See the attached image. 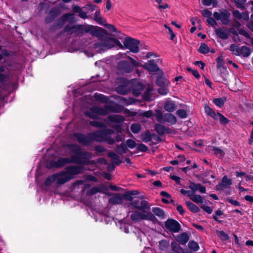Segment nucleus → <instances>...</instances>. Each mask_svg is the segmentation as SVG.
<instances>
[{
	"instance_id": "f257e3e1",
	"label": "nucleus",
	"mask_w": 253,
	"mask_h": 253,
	"mask_svg": "<svg viewBox=\"0 0 253 253\" xmlns=\"http://www.w3.org/2000/svg\"><path fill=\"white\" fill-rule=\"evenodd\" d=\"M121 112L120 106L118 104H106L104 108L98 106L91 107L90 111H86L85 115L92 119H97V115L105 116L109 113H118Z\"/></svg>"
},
{
	"instance_id": "f03ea898",
	"label": "nucleus",
	"mask_w": 253,
	"mask_h": 253,
	"mask_svg": "<svg viewBox=\"0 0 253 253\" xmlns=\"http://www.w3.org/2000/svg\"><path fill=\"white\" fill-rule=\"evenodd\" d=\"M114 133V131L106 127L101 130H96L93 132L92 135L94 136V141L99 142H106L110 145L115 143V140L111 137V135Z\"/></svg>"
},
{
	"instance_id": "7ed1b4c3",
	"label": "nucleus",
	"mask_w": 253,
	"mask_h": 253,
	"mask_svg": "<svg viewBox=\"0 0 253 253\" xmlns=\"http://www.w3.org/2000/svg\"><path fill=\"white\" fill-rule=\"evenodd\" d=\"M77 26L76 34L79 36L83 35L84 33H89L92 36L100 37L106 33L105 29L97 26L89 25L84 26L82 24H77Z\"/></svg>"
},
{
	"instance_id": "20e7f679",
	"label": "nucleus",
	"mask_w": 253,
	"mask_h": 253,
	"mask_svg": "<svg viewBox=\"0 0 253 253\" xmlns=\"http://www.w3.org/2000/svg\"><path fill=\"white\" fill-rule=\"evenodd\" d=\"M128 59L130 63L126 60H121L118 63V69L123 73H130L133 70L134 67L140 66L139 63L131 57L128 56Z\"/></svg>"
},
{
	"instance_id": "39448f33",
	"label": "nucleus",
	"mask_w": 253,
	"mask_h": 253,
	"mask_svg": "<svg viewBox=\"0 0 253 253\" xmlns=\"http://www.w3.org/2000/svg\"><path fill=\"white\" fill-rule=\"evenodd\" d=\"M213 77L215 82L226 85L231 82L232 79H236V76L235 75L232 74L230 76L226 68H223L222 70L217 71V74L214 75Z\"/></svg>"
},
{
	"instance_id": "423d86ee",
	"label": "nucleus",
	"mask_w": 253,
	"mask_h": 253,
	"mask_svg": "<svg viewBox=\"0 0 253 253\" xmlns=\"http://www.w3.org/2000/svg\"><path fill=\"white\" fill-rule=\"evenodd\" d=\"M92 158L91 153L81 150L78 156H71L74 164L82 165H88L93 163V161H89Z\"/></svg>"
},
{
	"instance_id": "0eeeda50",
	"label": "nucleus",
	"mask_w": 253,
	"mask_h": 253,
	"mask_svg": "<svg viewBox=\"0 0 253 253\" xmlns=\"http://www.w3.org/2000/svg\"><path fill=\"white\" fill-rule=\"evenodd\" d=\"M110 35V34L106 30V33L103 34V35L100 37H97L100 42H96L94 43L95 47L100 49H103L105 47L107 49H110L114 47V38L108 37L107 36Z\"/></svg>"
},
{
	"instance_id": "6e6552de",
	"label": "nucleus",
	"mask_w": 253,
	"mask_h": 253,
	"mask_svg": "<svg viewBox=\"0 0 253 253\" xmlns=\"http://www.w3.org/2000/svg\"><path fill=\"white\" fill-rule=\"evenodd\" d=\"M139 43L140 42L139 40L130 37L126 38L124 42L125 48L129 49L130 52L134 53L139 52V47L138 45ZM128 53H129V51H127L126 54Z\"/></svg>"
},
{
	"instance_id": "1a4fd4ad",
	"label": "nucleus",
	"mask_w": 253,
	"mask_h": 253,
	"mask_svg": "<svg viewBox=\"0 0 253 253\" xmlns=\"http://www.w3.org/2000/svg\"><path fill=\"white\" fill-rule=\"evenodd\" d=\"M84 170V166H70L65 168L63 173L67 175L70 179L71 180L74 178L76 175L83 173Z\"/></svg>"
},
{
	"instance_id": "9d476101",
	"label": "nucleus",
	"mask_w": 253,
	"mask_h": 253,
	"mask_svg": "<svg viewBox=\"0 0 253 253\" xmlns=\"http://www.w3.org/2000/svg\"><path fill=\"white\" fill-rule=\"evenodd\" d=\"M93 132H88L86 134L82 133H75L74 137L78 142L84 146H88L94 141V136L92 135Z\"/></svg>"
},
{
	"instance_id": "9b49d317",
	"label": "nucleus",
	"mask_w": 253,
	"mask_h": 253,
	"mask_svg": "<svg viewBox=\"0 0 253 253\" xmlns=\"http://www.w3.org/2000/svg\"><path fill=\"white\" fill-rule=\"evenodd\" d=\"M213 16L216 20H220L222 25H228L230 23L231 14L227 9H222L220 10V12L215 11Z\"/></svg>"
},
{
	"instance_id": "f8f14e48",
	"label": "nucleus",
	"mask_w": 253,
	"mask_h": 253,
	"mask_svg": "<svg viewBox=\"0 0 253 253\" xmlns=\"http://www.w3.org/2000/svg\"><path fill=\"white\" fill-rule=\"evenodd\" d=\"M155 218L153 214L147 211L142 213L135 211L130 215V219L134 221H137L140 219L153 220Z\"/></svg>"
},
{
	"instance_id": "ddd939ff",
	"label": "nucleus",
	"mask_w": 253,
	"mask_h": 253,
	"mask_svg": "<svg viewBox=\"0 0 253 253\" xmlns=\"http://www.w3.org/2000/svg\"><path fill=\"white\" fill-rule=\"evenodd\" d=\"M108 119L110 121L118 123L117 124L114 125L113 128L118 132L122 133L123 130V125L121 124V123L124 122L125 120L124 117L118 115H112L108 116Z\"/></svg>"
},
{
	"instance_id": "4468645a",
	"label": "nucleus",
	"mask_w": 253,
	"mask_h": 253,
	"mask_svg": "<svg viewBox=\"0 0 253 253\" xmlns=\"http://www.w3.org/2000/svg\"><path fill=\"white\" fill-rule=\"evenodd\" d=\"M165 228L170 232L177 233L181 229V225L176 220L172 218H169L165 222Z\"/></svg>"
},
{
	"instance_id": "2eb2a0df",
	"label": "nucleus",
	"mask_w": 253,
	"mask_h": 253,
	"mask_svg": "<svg viewBox=\"0 0 253 253\" xmlns=\"http://www.w3.org/2000/svg\"><path fill=\"white\" fill-rule=\"evenodd\" d=\"M62 13V10L60 7L54 6L49 11L48 14L44 18V22L48 24L53 21L58 16Z\"/></svg>"
},
{
	"instance_id": "dca6fc26",
	"label": "nucleus",
	"mask_w": 253,
	"mask_h": 253,
	"mask_svg": "<svg viewBox=\"0 0 253 253\" xmlns=\"http://www.w3.org/2000/svg\"><path fill=\"white\" fill-rule=\"evenodd\" d=\"M142 66L150 74L159 71L160 74H164V72L162 70H160L155 60L154 59L149 60L148 62L145 63Z\"/></svg>"
},
{
	"instance_id": "f3484780",
	"label": "nucleus",
	"mask_w": 253,
	"mask_h": 253,
	"mask_svg": "<svg viewBox=\"0 0 253 253\" xmlns=\"http://www.w3.org/2000/svg\"><path fill=\"white\" fill-rule=\"evenodd\" d=\"M232 184V179L228 178L227 175H224L222 177L221 182L216 185L215 189L217 191H219L223 190L224 189L230 188Z\"/></svg>"
},
{
	"instance_id": "a211bd4d",
	"label": "nucleus",
	"mask_w": 253,
	"mask_h": 253,
	"mask_svg": "<svg viewBox=\"0 0 253 253\" xmlns=\"http://www.w3.org/2000/svg\"><path fill=\"white\" fill-rule=\"evenodd\" d=\"M70 163H73L71 156L70 158H60L53 163V166L56 168H60L65 166L66 164Z\"/></svg>"
},
{
	"instance_id": "6ab92c4d",
	"label": "nucleus",
	"mask_w": 253,
	"mask_h": 253,
	"mask_svg": "<svg viewBox=\"0 0 253 253\" xmlns=\"http://www.w3.org/2000/svg\"><path fill=\"white\" fill-rule=\"evenodd\" d=\"M144 88L145 85L142 83L136 82L133 84L132 88V93L135 96H138Z\"/></svg>"
},
{
	"instance_id": "aec40b11",
	"label": "nucleus",
	"mask_w": 253,
	"mask_h": 253,
	"mask_svg": "<svg viewBox=\"0 0 253 253\" xmlns=\"http://www.w3.org/2000/svg\"><path fill=\"white\" fill-rule=\"evenodd\" d=\"M216 36L220 39L222 40H226L229 36V34L224 27H220L215 29L214 30Z\"/></svg>"
},
{
	"instance_id": "412c9836",
	"label": "nucleus",
	"mask_w": 253,
	"mask_h": 253,
	"mask_svg": "<svg viewBox=\"0 0 253 253\" xmlns=\"http://www.w3.org/2000/svg\"><path fill=\"white\" fill-rule=\"evenodd\" d=\"M177 119L173 114L169 113H165L164 121L162 123H167L169 125H174L177 123Z\"/></svg>"
},
{
	"instance_id": "4be33fe9",
	"label": "nucleus",
	"mask_w": 253,
	"mask_h": 253,
	"mask_svg": "<svg viewBox=\"0 0 253 253\" xmlns=\"http://www.w3.org/2000/svg\"><path fill=\"white\" fill-rule=\"evenodd\" d=\"M123 202V195L119 193L114 194L109 199V203L113 205L122 204Z\"/></svg>"
},
{
	"instance_id": "5701e85b",
	"label": "nucleus",
	"mask_w": 253,
	"mask_h": 253,
	"mask_svg": "<svg viewBox=\"0 0 253 253\" xmlns=\"http://www.w3.org/2000/svg\"><path fill=\"white\" fill-rule=\"evenodd\" d=\"M65 23L60 17L56 20L52 25L49 27V30L52 32H54L56 30L62 28L64 25Z\"/></svg>"
},
{
	"instance_id": "b1692460",
	"label": "nucleus",
	"mask_w": 253,
	"mask_h": 253,
	"mask_svg": "<svg viewBox=\"0 0 253 253\" xmlns=\"http://www.w3.org/2000/svg\"><path fill=\"white\" fill-rule=\"evenodd\" d=\"M164 107L166 111L171 113L176 110V105L174 101L167 100L165 102Z\"/></svg>"
},
{
	"instance_id": "393cba45",
	"label": "nucleus",
	"mask_w": 253,
	"mask_h": 253,
	"mask_svg": "<svg viewBox=\"0 0 253 253\" xmlns=\"http://www.w3.org/2000/svg\"><path fill=\"white\" fill-rule=\"evenodd\" d=\"M55 174H58L56 179L58 185H63L70 180L67 175L63 173V171Z\"/></svg>"
},
{
	"instance_id": "a878e982",
	"label": "nucleus",
	"mask_w": 253,
	"mask_h": 253,
	"mask_svg": "<svg viewBox=\"0 0 253 253\" xmlns=\"http://www.w3.org/2000/svg\"><path fill=\"white\" fill-rule=\"evenodd\" d=\"M158 76L156 81V84L160 87H164V86H168L169 84V81L164 77L163 75Z\"/></svg>"
},
{
	"instance_id": "bb28decb",
	"label": "nucleus",
	"mask_w": 253,
	"mask_h": 253,
	"mask_svg": "<svg viewBox=\"0 0 253 253\" xmlns=\"http://www.w3.org/2000/svg\"><path fill=\"white\" fill-rule=\"evenodd\" d=\"M128 151V148L125 142H122L119 145H117L115 148V151L120 155H123L126 153Z\"/></svg>"
},
{
	"instance_id": "cd10ccee",
	"label": "nucleus",
	"mask_w": 253,
	"mask_h": 253,
	"mask_svg": "<svg viewBox=\"0 0 253 253\" xmlns=\"http://www.w3.org/2000/svg\"><path fill=\"white\" fill-rule=\"evenodd\" d=\"M189 239V236L186 232H183L177 237L176 241L182 245L186 244Z\"/></svg>"
},
{
	"instance_id": "c85d7f7f",
	"label": "nucleus",
	"mask_w": 253,
	"mask_h": 253,
	"mask_svg": "<svg viewBox=\"0 0 253 253\" xmlns=\"http://www.w3.org/2000/svg\"><path fill=\"white\" fill-rule=\"evenodd\" d=\"M108 157L111 158L113 161V163L117 165H120L122 163V161L120 159L119 156L114 152H109L107 154Z\"/></svg>"
},
{
	"instance_id": "c756f323",
	"label": "nucleus",
	"mask_w": 253,
	"mask_h": 253,
	"mask_svg": "<svg viewBox=\"0 0 253 253\" xmlns=\"http://www.w3.org/2000/svg\"><path fill=\"white\" fill-rule=\"evenodd\" d=\"M77 24L74 25L73 26H70L69 24L66 25L63 30L62 31V33H69L70 34L77 33Z\"/></svg>"
},
{
	"instance_id": "7c9ffc66",
	"label": "nucleus",
	"mask_w": 253,
	"mask_h": 253,
	"mask_svg": "<svg viewBox=\"0 0 253 253\" xmlns=\"http://www.w3.org/2000/svg\"><path fill=\"white\" fill-rule=\"evenodd\" d=\"M69 147L70 148V152L74 155L73 156H78L82 150L81 147L77 144H69Z\"/></svg>"
},
{
	"instance_id": "2f4dec72",
	"label": "nucleus",
	"mask_w": 253,
	"mask_h": 253,
	"mask_svg": "<svg viewBox=\"0 0 253 253\" xmlns=\"http://www.w3.org/2000/svg\"><path fill=\"white\" fill-rule=\"evenodd\" d=\"M61 19L64 21V23L67 22L68 21H70L71 22H75V18L74 17V14L71 13H67L63 14L60 17Z\"/></svg>"
},
{
	"instance_id": "473e14b6",
	"label": "nucleus",
	"mask_w": 253,
	"mask_h": 253,
	"mask_svg": "<svg viewBox=\"0 0 253 253\" xmlns=\"http://www.w3.org/2000/svg\"><path fill=\"white\" fill-rule=\"evenodd\" d=\"M185 204L188 209L193 213H197L200 211L199 208L191 201H186Z\"/></svg>"
},
{
	"instance_id": "72a5a7b5",
	"label": "nucleus",
	"mask_w": 253,
	"mask_h": 253,
	"mask_svg": "<svg viewBox=\"0 0 253 253\" xmlns=\"http://www.w3.org/2000/svg\"><path fill=\"white\" fill-rule=\"evenodd\" d=\"M152 133L151 132L147 130L144 133H142L141 135L142 140L144 142L148 143L150 142L152 140Z\"/></svg>"
},
{
	"instance_id": "f704fd0d",
	"label": "nucleus",
	"mask_w": 253,
	"mask_h": 253,
	"mask_svg": "<svg viewBox=\"0 0 253 253\" xmlns=\"http://www.w3.org/2000/svg\"><path fill=\"white\" fill-rule=\"evenodd\" d=\"M212 151L213 152L214 154L218 157L219 159H222L223 157L225 155L224 152L219 147L212 146Z\"/></svg>"
},
{
	"instance_id": "c9c22d12",
	"label": "nucleus",
	"mask_w": 253,
	"mask_h": 253,
	"mask_svg": "<svg viewBox=\"0 0 253 253\" xmlns=\"http://www.w3.org/2000/svg\"><path fill=\"white\" fill-rule=\"evenodd\" d=\"M152 211L155 215L161 217V218H164L165 217V213L164 211L161 208L158 207L153 208Z\"/></svg>"
},
{
	"instance_id": "e433bc0d",
	"label": "nucleus",
	"mask_w": 253,
	"mask_h": 253,
	"mask_svg": "<svg viewBox=\"0 0 253 253\" xmlns=\"http://www.w3.org/2000/svg\"><path fill=\"white\" fill-rule=\"evenodd\" d=\"M155 130L157 133L160 135H163L165 134V126L160 124H156L154 126Z\"/></svg>"
},
{
	"instance_id": "4c0bfd02",
	"label": "nucleus",
	"mask_w": 253,
	"mask_h": 253,
	"mask_svg": "<svg viewBox=\"0 0 253 253\" xmlns=\"http://www.w3.org/2000/svg\"><path fill=\"white\" fill-rule=\"evenodd\" d=\"M226 101V97L215 98L212 100L213 103L219 108L223 106L224 103Z\"/></svg>"
},
{
	"instance_id": "58836bf2",
	"label": "nucleus",
	"mask_w": 253,
	"mask_h": 253,
	"mask_svg": "<svg viewBox=\"0 0 253 253\" xmlns=\"http://www.w3.org/2000/svg\"><path fill=\"white\" fill-rule=\"evenodd\" d=\"M116 90L119 94L122 95L127 94L129 92L127 87L125 85H118V86L116 87Z\"/></svg>"
},
{
	"instance_id": "ea45409f",
	"label": "nucleus",
	"mask_w": 253,
	"mask_h": 253,
	"mask_svg": "<svg viewBox=\"0 0 253 253\" xmlns=\"http://www.w3.org/2000/svg\"><path fill=\"white\" fill-rule=\"evenodd\" d=\"M215 233L218 238L223 241H226L229 239V236L223 231L216 230Z\"/></svg>"
},
{
	"instance_id": "a19ab883",
	"label": "nucleus",
	"mask_w": 253,
	"mask_h": 253,
	"mask_svg": "<svg viewBox=\"0 0 253 253\" xmlns=\"http://www.w3.org/2000/svg\"><path fill=\"white\" fill-rule=\"evenodd\" d=\"M224 214L223 211L220 210H217L214 211V213L212 214L213 219L218 223H222V220L219 219L218 216L223 215Z\"/></svg>"
},
{
	"instance_id": "79ce46f5",
	"label": "nucleus",
	"mask_w": 253,
	"mask_h": 253,
	"mask_svg": "<svg viewBox=\"0 0 253 253\" xmlns=\"http://www.w3.org/2000/svg\"><path fill=\"white\" fill-rule=\"evenodd\" d=\"M216 68L217 71L222 70L223 68H226L224 67V61L222 56H218L216 59Z\"/></svg>"
},
{
	"instance_id": "37998d69",
	"label": "nucleus",
	"mask_w": 253,
	"mask_h": 253,
	"mask_svg": "<svg viewBox=\"0 0 253 253\" xmlns=\"http://www.w3.org/2000/svg\"><path fill=\"white\" fill-rule=\"evenodd\" d=\"M94 98L96 100L105 103L108 101V97L98 93H95L94 94Z\"/></svg>"
},
{
	"instance_id": "c03bdc74",
	"label": "nucleus",
	"mask_w": 253,
	"mask_h": 253,
	"mask_svg": "<svg viewBox=\"0 0 253 253\" xmlns=\"http://www.w3.org/2000/svg\"><path fill=\"white\" fill-rule=\"evenodd\" d=\"M198 51L201 53L205 54L209 53L210 51V49L207 44L205 43H201Z\"/></svg>"
},
{
	"instance_id": "a18cd8bd",
	"label": "nucleus",
	"mask_w": 253,
	"mask_h": 253,
	"mask_svg": "<svg viewBox=\"0 0 253 253\" xmlns=\"http://www.w3.org/2000/svg\"><path fill=\"white\" fill-rule=\"evenodd\" d=\"M58 174H53L50 176L47 177L44 182V184L45 186L50 185L52 182L55 181L57 179Z\"/></svg>"
},
{
	"instance_id": "49530a36",
	"label": "nucleus",
	"mask_w": 253,
	"mask_h": 253,
	"mask_svg": "<svg viewBox=\"0 0 253 253\" xmlns=\"http://www.w3.org/2000/svg\"><path fill=\"white\" fill-rule=\"evenodd\" d=\"M161 141H162V139L159 136L155 133H152V140L150 141L149 145L150 146H153Z\"/></svg>"
},
{
	"instance_id": "de8ad7c7",
	"label": "nucleus",
	"mask_w": 253,
	"mask_h": 253,
	"mask_svg": "<svg viewBox=\"0 0 253 253\" xmlns=\"http://www.w3.org/2000/svg\"><path fill=\"white\" fill-rule=\"evenodd\" d=\"M217 115L219 116L218 120L220 125L226 126L229 123L230 120L228 118H226L222 114L217 112Z\"/></svg>"
},
{
	"instance_id": "09e8293b",
	"label": "nucleus",
	"mask_w": 253,
	"mask_h": 253,
	"mask_svg": "<svg viewBox=\"0 0 253 253\" xmlns=\"http://www.w3.org/2000/svg\"><path fill=\"white\" fill-rule=\"evenodd\" d=\"M188 246L189 248L194 252H197L200 249L199 244L193 240H191L189 242Z\"/></svg>"
},
{
	"instance_id": "8fccbe9b",
	"label": "nucleus",
	"mask_w": 253,
	"mask_h": 253,
	"mask_svg": "<svg viewBox=\"0 0 253 253\" xmlns=\"http://www.w3.org/2000/svg\"><path fill=\"white\" fill-rule=\"evenodd\" d=\"M240 49V55H242L244 57H248L251 54L250 48L248 46H242Z\"/></svg>"
},
{
	"instance_id": "3c124183",
	"label": "nucleus",
	"mask_w": 253,
	"mask_h": 253,
	"mask_svg": "<svg viewBox=\"0 0 253 253\" xmlns=\"http://www.w3.org/2000/svg\"><path fill=\"white\" fill-rule=\"evenodd\" d=\"M230 50L232 52V53L235 55H240V48L235 44H232L230 45Z\"/></svg>"
},
{
	"instance_id": "603ef678",
	"label": "nucleus",
	"mask_w": 253,
	"mask_h": 253,
	"mask_svg": "<svg viewBox=\"0 0 253 253\" xmlns=\"http://www.w3.org/2000/svg\"><path fill=\"white\" fill-rule=\"evenodd\" d=\"M89 124L97 128H103L104 127H106L105 125L101 122H98L97 121H90Z\"/></svg>"
},
{
	"instance_id": "864d4df0",
	"label": "nucleus",
	"mask_w": 253,
	"mask_h": 253,
	"mask_svg": "<svg viewBox=\"0 0 253 253\" xmlns=\"http://www.w3.org/2000/svg\"><path fill=\"white\" fill-rule=\"evenodd\" d=\"M155 116L157 121L160 123H162L164 121L165 114H163L160 110H156Z\"/></svg>"
},
{
	"instance_id": "5fc2aeb1",
	"label": "nucleus",
	"mask_w": 253,
	"mask_h": 253,
	"mask_svg": "<svg viewBox=\"0 0 253 253\" xmlns=\"http://www.w3.org/2000/svg\"><path fill=\"white\" fill-rule=\"evenodd\" d=\"M247 0H234V2L236 6L241 9H245V7L244 4L246 2Z\"/></svg>"
},
{
	"instance_id": "6e6d98bb",
	"label": "nucleus",
	"mask_w": 253,
	"mask_h": 253,
	"mask_svg": "<svg viewBox=\"0 0 253 253\" xmlns=\"http://www.w3.org/2000/svg\"><path fill=\"white\" fill-rule=\"evenodd\" d=\"M190 199L195 203H203V202L202 197L199 195H195L193 193Z\"/></svg>"
},
{
	"instance_id": "4d7b16f0",
	"label": "nucleus",
	"mask_w": 253,
	"mask_h": 253,
	"mask_svg": "<svg viewBox=\"0 0 253 253\" xmlns=\"http://www.w3.org/2000/svg\"><path fill=\"white\" fill-rule=\"evenodd\" d=\"M141 206L139 205L138 207V210L143 211L144 213L145 210L146 209H149L150 207L148 206V203L146 200H142L141 203Z\"/></svg>"
},
{
	"instance_id": "13d9d810",
	"label": "nucleus",
	"mask_w": 253,
	"mask_h": 253,
	"mask_svg": "<svg viewBox=\"0 0 253 253\" xmlns=\"http://www.w3.org/2000/svg\"><path fill=\"white\" fill-rule=\"evenodd\" d=\"M141 128V126L139 124L136 123L133 124L130 127L131 131L133 133H138L140 131Z\"/></svg>"
},
{
	"instance_id": "bf43d9fd",
	"label": "nucleus",
	"mask_w": 253,
	"mask_h": 253,
	"mask_svg": "<svg viewBox=\"0 0 253 253\" xmlns=\"http://www.w3.org/2000/svg\"><path fill=\"white\" fill-rule=\"evenodd\" d=\"M125 144L127 146V148H129L130 149H133L137 145V144L135 141L131 139H127Z\"/></svg>"
},
{
	"instance_id": "052dcab7",
	"label": "nucleus",
	"mask_w": 253,
	"mask_h": 253,
	"mask_svg": "<svg viewBox=\"0 0 253 253\" xmlns=\"http://www.w3.org/2000/svg\"><path fill=\"white\" fill-rule=\"evenodd\" d=\"M101 192V190L100 189V188L95 186V187H92L91 188L89 189L87 191V194L88 195H94L95 194H96L97 193Z\"/></svg>"
},
{
	"instance_id": "680f3d73",
	"label": "nucleus",
	"mask_w": 253,
	"mask_h": 253,
	"mask_svg": "<svg viewBox=\"0 0 253 253\" xmlns=\"http://www.w3.org/2000/svg\"><path fill=\"white\" fill-rule=\"evenodd\" d=\"M177 115L181 119H184L187 117V113L184 109H178L176 112Z\"/></svg>"
},
{
	"instance_id": "e2e57ef3",
	"label": "nucleus",
	"mask_w": 253,
	"mask_h": 253,
	"mask_svg": "<svg viewBox=\"0 0 253 253\" xmlns=\"http://www.w3.org/2000/svg\"><path fill=\"white\" fill-rule=\"evenodd\" d=\"M204 110L206 115L210 117H211L212 114L215 113L214 110L207 104L205 105Z\"/></svg>"
},
{
	"instance_id": "0e129e2a",
	"label": "nucleus",
	"mask_w": 253,
	"mask_h": 253,
	"mask_svg": "<svg viewBox=\"0 0 253 253\" xmlns=\"http://www.w3.org/2000/svg\"><path fill=\"white\" fill-rule=\"evenodd\" d=\"M171 246L172 250L175 252V253H180L179 251L181 249V247L178 243L175 242H172Z\"/></svg>"
},
{
	"instance_id": "69168bd1",
	"label": "nucleus",
	"mask_w": 253,
	"mask_h": 253,
	"mask_svg": "<svg viewBox=\"0 0 253 253\" xmlns=\"http://www.w3.org/2000/svg\"><path fill=\"white\" fill-rule=\"evenodd\" d=\"M167 86H164V87H160L158 90V93L162 95H167L169 92V89Z\"/></svg>"
},
{
	"instance_id": "338daca9",
	"label": "nucleus",
	"mask_w": 253,
	"mask_h": 253,
	"mask_svg": "<svg viewBox=\"0 0 253 253\" xmlns=\"http://www.w3.org/2000/svg\"><path fill=\"white\" fill-rule=\"evenodd\" d=\"M137 150L142 152H146L148 150V148L145 144L138 143L137 145Z\"/></svg>"
},
{
	"instance_id": "774afa93",
	"label": "nucleus",
	"mask_w": 253,
	"mask_h": 253,
	"mask_svg": "<svg viewBox=\"0 0 253 253\" xmlns=\"http://www.w3.org/2000/svg\"><path fill=\"white\" fill-rule=\"evenodd\" d=\"M187 71L188 72L191 73L193 76H194L197 79H200V75L197 70H193L190 67H187Z\"/></svg>"
}]
</instances>
